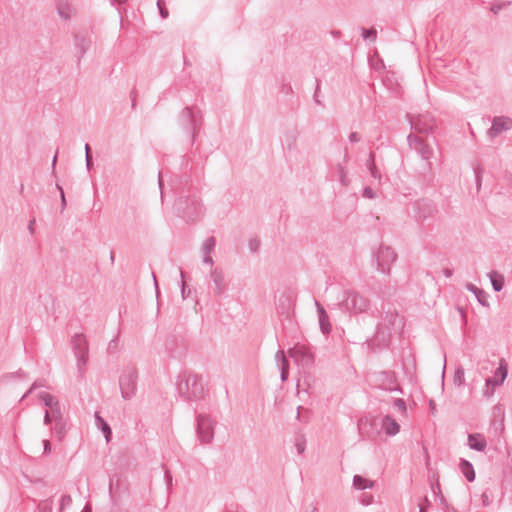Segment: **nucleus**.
Returning a JSON list of instances; mask_svg holds the SVG:
<instances>
[{
  "instance_id": "nucleus-18",
  "label": "nucleus",
  "mask_w": 512,
  "mask_h": 512,
  "mask_svg": "<svg viewBox=\"0 0 512 512\" xmlns=\"http://www.w3.org/2000/svg\"><path fill=\"white\" fill-rule=\"evenodd\" d=\"M299 131L296 128L287 129L283 133L282 146L288 152L295 151L297 149V141L299 138Z\"/></svg>"
},
{
  "instance_id": "nucleus-31",
  "label": "nucleus",
  "mask_w": 512,
  "mask_h": 512,
  "mask_svg": "<svg viewBox=\"0 0 512 512\" xmlns=\"http://www.w3.org/2000/svg\"><path fill=\"white\" fill-rule=\"evenodd\" d=\"M337 178L342 186L347 187L350 184V179L347 176V171L341 163L335 166Z\"/></svg>"
},
{
  "instance_id": "nucleus-12",
  "label": "nucleus",
  "mask_w": 512,
  "mask_h": 512,
  "mask_svg": "<svg viewBox=\"0 0 512 512\" xmlns=\"http://www.w3.org/2000/svg\"><path fill=\"white\" fill-rule=\"evenodd\" d=\"M411 128L421 134H429L434 131L435 119L430 113L419 114L410 120Z\"/></svg>"
},
{
  "instance_id": "nucleus-25",
  "label": "nucleus",
  "mask_w": 512,
  "mask_h": 512,
  "mask_svg": "<svg viewBox=\"0 0 512 512\" xmlns=\"http://www.w3.org/2000/svg\"><path fill=\"white\" fill-rule=\"evenodd\" d=\"M68 430V422L67 419H61L53 422L52 431L55 434L58 441H63L66 437V433Z\"/></svg>"
},
{
  "instance_id": "nucleus-44",
  "label": "nucleus",
  "mask_w": 512,
  "mask_h": 512,
  "mask_svg": "<svg viewBox=\"0 0 512 512\" xmlns=\"http://www.w3.org/2000/svg\"><path fill=\"white\" fill-rule=\"evenodd\" d=\"M45 386V383L44 382H39V381H35L31 387L29 388V390L23 395L22 399H25L29 394H31L35 389H37L38 387H44Z\"/></svg>"
},
{
  "instance_id": "nucleus-30",
  "label": "nucleus",
  "mask_w": 512,
  "mask_h": 512,
  "mask_svg": "<svg viewBox=\"0 0 512 512\" xmlns=\"http://www.w3.org/2000/svg\"><path fill=\"white\" fill-rule=\"evenodd\" d=\"M366 167H367L368 171L370 172V175L374 179L380 180L381 174H380L379 170L376 167V163H375V158H374V153L373 152H370L369 157L366 160Z\"/></svg>"
},
{
  "instance_id": "nucleus-3",
  "label": "nucleus",
  "mask_w": 512,
  "mask_h": 512,
  "mask_svg": "<svg viewBox=\"0 0 512 512\" xmlns=\"http://www.w3.org/2000/svg\"><path fill=\"white\" fill-rule=\"evenodd\" d=\"M403 319L396 311H388L376 326L374 343L379 347H387L391 340L392 332L403 327Z\"/></svg>"
},
{
  "instance_id": "nucleus-49",
  "label": "nucleus",
  "mask_w": 512,
  "mask_h": 512,
  "mask_svg": "<svg viewBox=\"0 0 512 512\" xmlns=\"http://www.w3.org/2000/svg\"><path fill=\"white\" fill-rule=\"evenodd\" d=\"M181 277L183 278L184 277V273L181 271ZM181 295H182V298L183 299H186L187 298V294H186V284L184 282V280L182 279L181 281Z\"/></svg>"
},
{
  "instance_id": "nucleus-40",
  "label": "nucleus",
  "mask_w": 512,
  "mask_h": 512,
  "mask_svg": "<svg viewBox=\"0 0 512 512\" xmlns=\"http://www.w3.org/2000/svg\"><path fill=\"white\" fill-rule=\"evenodd\" d=\"M157 7H158V10H159V14H160V16H161L163 19L168 18V16H169V11H168V9L165 7V2H164V0H157Z\"/></svg>"
},
{
  "instance_id": "nucleus-56",
  "label": "nucleus",
  "mask_w": 512,
  "mask_h": 512,
  "mask_svg": "<svg viewBox=\"0 0 512 512\" xmlns=\"http://www.w3.org/2000/svg\"><path fill=\"white\" fill-rule=\"evenodd\" d=\"M158 182H159V187L161 189V200L163 201L164 199V194H163V191H162V187H163V180L161 178V172H159V179H158Z\"/></svg>"
},
{
  "instance_id": "nucleus-13",
  "label": "nucleus",
  "mask_w": 512,
  "mask_h": 512,
  "mask_svg": "<svg viewBox=\"0 0 512 512\" xmlns=\"http://www.w3.org/2000/svg\"><path fill=\"white\" fill-rule=\"evenodd\" d=\"M413 211L417 221H424L433 216L436 207L431 200L420 199L413 204Z\"/></svg>"
},
{
  "instance_id": "nucleus-62",
  "label": "nucleus",
  "mask_w": 512,
  "mask_h": 512,
  "mask_svg": "<svg viewBox=\"0 0 512 512\" xmlns=\"http://www.w3.org/2000/svg\"><path fill=\"white\" fill-rule=\"evenodd\" d=\"M349 159H350V158H349L348 152H347V150H345V152H344V156H343V161H344V163H348V162H349Z\"/></svg>"
},
{
  "instance_id": "nucleus-52",
  "label": "nucleus",
  "mask_w": 512,
  "mask_h": 512,
  "mask_svg": "<svg viewBox=\"0 0 512 512\" xmlns=\"http://www.w3.org/2000/svg\"><path fill=\"white\" fill-rule=\"evenodd\" d=\"M58 13L64 19H68L69 18V14H67L65 12V10H63V8L61 6L58 7Z\"/></svg>"
},
{
  "instance_id": "nucleus-22",
  "label": "nucleus",
  "mask_w": 512,
  "mask_h": 512,
  "mask_svg": "<svg viewBox=\"0 0 512 512\" xmlns=\"http://www.w3.org/2000/svg\"><path fill=\"white\" fill-rule=\"evenodd\" d=\"M468 446L476 451L482 452L487 446L486 439L482 434L475 433L468 435Z\"/></svg>"
},
{
  "instance_id": "nucleus-1",
  "label": "nucleus",
  "mask_w": 512,
  "mask_h": 512,
  "mask_svg": "<svg viewBox=\"0 0 512 512\" xmlns=\"http://www.w3.org/2000/svg\"><path fill=\"white\" fill-rule=\"evenodd\" d=\"M173 212L184 221L197 222L205 214V207L196 195H180L174 202Z\"/></svg>"
},
{
  "instance_id": "nucleus-8",
  "label": "nucleus",
  "mask_w": 512,
  "mask_h": 512,
  "mask_svg": "<svg viewBox=\"0 0 512 512\" xmlns=\"http://www.w3.org/2000/svg\"><path fill=\"white\" fill-rule=\"evenodd\" d=\"M377 270L384 274H389L391 265L396 261L397 254L393 248L381 245L374 254Z\"/></svg>"
},
{
  "instance_id": "nucleus-9",
  "label": "nucleus",
  "mask_w": 512,
  "mask_h": 512,
  "mask_svg": "<svg viewBox=\"0 0 512 512\" xmlns=\"http://www.w3.org/2000/svg\"><path fill=\"white\" fill-rule=\"evenodd\" d=\"M72 348L75 354V357L77 358V367L80 372V374H83L84 367L87 364L88 361V342L84 335L82 334H76L72 337L71 340Z\"/></svg>"
},
{
  "instance_id": "nucleus-2",
  "label": "nucleus",
  "mask_w": 512,
  "mask_h": 512,
  "mask_svg": "<svg viewBox=\"0 0 512 512\" xmlns=\"http://www.w3.org/2000/svg\"><path fill=\"white\" fill-rule=\"evenodd\" d=\"M371 302L369 298L354 289H345L341 298L331 308L339 309L349 315H358L368 312Z\"/></svg>"
},
{
  "instance_id": "nucleus-19",
  "label": "nucleus",
  "mask_w": 512,
  "mask_h": 512,
  "mask_svg": "<svg viewBox=\"0 0 512 512\" xmlns=\"http://www.w3.org/2000/svg\"><path fill=\"white\" fill-rule=\"evenodd\" d=\"M74 46L78 52L80 61L91 46V38L86 34H75Z\"/></svg>"
},
{
  "instance_id": "nucleus-43",
  "label": "nucleus",
  "mask_w": 512,
  "mask_h": 512,
  "mask_svg": "<svg viewBox=\"0 0 512 512\" xmlns=\"http://www.w3.org/2000/svg\"><path fill=\"white\" fill-rule=\"evenodd\" d=\"M260 248V240L258 238L249 241V249L251 252H258Z\"/></svg>"
},
{
  "instance_id": "nucleus-50",
  "label": "nucleus",
  "mask_w": 512,
  "mask_h": 512,
  "mask_svg": "<svg viewBox=\"0 0 512 512\" xmlns=\"http://www.w3.org/2000/svg\"><path fill=\"white\" fill-rule=\"evenodd\" d=\"M203 262L205 264H208L212 266L214 264L213 258L210 256V254H203Z\"/></svg>"
},
{
  "instance_id": "nucleus-4",
  "label": "nucleus",
  "mask_w": 512,
  "mask_h": 512,
  "mask_svg": "<svg viewBox=\"0 0 512 512\" xmlns=\"http://www.w3.org/2000/svg\"><path fill=\"white\" fill-rule=\"evenodd\" d=\"M177 390L186 401H198L205 394L202 378L199 375L186 372L179 376Z\"/></svg>"
},
{
  "instance_id": "nucleus-28",
  "label": "nucleus",
  "mask_w": 512,
  "mask_h": 512,
  "mask_svg": "<svg viewBox=\"0 0 512 512\" xmlns=\"http://www.w3.org/2000/svg\"><path fill=\"white\" fill-rule=\"evenodd\" d=\"M95 424L97 428L103 432L106 441L109 442L112 436L111 428L108 425V423L99 415L98 412L95 413Z\"/></svg>"
},
{
  "instance_id": "nucleus-64",
  "label": "nucleus",
  "mask_w": 512,
  "mask_h": 512,
  "mask_svg": "<svg viewBox=\"0 0 512 512\" xmlns=\"http://www.w3.org/2000/svg\"><path fill=\"white\" fill-rule=\"evenodd\" d=\"M371 501H372V496H368V499H367V501H366V502H364V500H362V502H363L364 504H366V505L370 504V503H371Z\"/></svg>"
},
{
  "instance_id": "nucleus-51",
  "label": "nucleus",
  "mask_w": 512,
  "mask_h": 512,
  "mask_svg": "<svg viewBox=\"0 0 512 512\" xmlns=\"http://www.w3.org/2000/svg\"><path fill=\"white\" fill-rule=\"evenodd\" d=\"M319 89H320V86H319V83H317V87H316V90H315V93H314V100L315 102L318 104V105H322L321 101L318 99L319 97Z\"/></svg>"
},
{
  "instance_id": "nucleus-7",
  "label": "nucleus",
  "mask_w": 512,
  "mask_h": 512,
  "mask_svg": "<svg viewBox=\"0 0 512 512\" xmlns=\"http://www.w3.org/2000/svg\"><path fill=\"white\" fill-rule=\"evenodd\" d=\"M197 436L201 443L209 444L214 439V419L207 414H198L196 417Z\"/></svg>"
},
{
  "instance_id": "nucleus-46",
  "label": "nucleus",
  "mask_w": 512,
  "mask_h": 512,
  "mask_svg": "<svg viewBox=\"0 0 512 512\" xmlns=\"http://www.w3.org/2000/svg\"><path fill=\"white\" fill-rule=\"evenodd\" d=\"M511 2H506V3H494L492 6H491V11L494 13V14H497L499 13V11L506 5H509Z\"/></svg>"
},
{
  "instance_id": "nucleus-23",
  "label": "nucleus",
  "mask_w": 512,
  "mask_h": 512,
  "mask_svg": "<svg viewBox=\"0 0 512 512\" xmlns=\"http://www.w3.org/2000/svg\"><path fill=\"white\" fill-rule=\"evenodd\" d=\"M465 287L468 291H470L471 293H473L475 295V297L480 305H482L484 307L489 306V303H488L489 296L483 289L478 288L477 286H475L472 283H467Z\"/></svg>"
},
{
  "instance_id": "nucleus-48",
  "label": "nucleus",
  "mask_w": 512,
  "mask_h": 512,
  "mask_svg": "<svg viewBox=\"0 0 512 512\" xmlns=\"http://www.w3.org/2000/svg\"><path fill=\"white\" fill-rule=\"evenodd\" d=\"M53 423V417L51 416V413L49 410H46L44 413V424L49 425Z\"/></svg>"
},
{
  "instance_id": "nucleus-20",
  "label": "nucleus",
  "mask_w": 512,
  "mask_h": 512,
  "mask_svg": "<svg viewBox=\"0 0 512 512\" xmlns=\"http://www.w3.org/2000/svg\"><path fill=\"white\" fill-rule=\"evenodd\" d=\"M315 306H316L317 312H318L320 329L323 334H329L332 329L330 321H329V316H328L327 312L325 311V309L323 308V306L317 300L315 301Z\"/></svg>"
},
{
  "instance_id": "nucleus-54",
  "label": "nucleus",
  "mask_w": 512,
  "mask_h": 512,
  "mask_svg": "<svg viewBox=\"0 0 512 512\" xmlns=\"http://www.w3.org/2000/svg\"><path fill=\"white\" fill-rule=\"evenodd\" d=\"M289 371H280V378L282 382L288 379Z\"/></svg>"
},
{
  "instance_id": "nucleus-61",
  "label": "nucleus",
  "mask_w": 512,
  "mask_h": 512,
  "mask_svg": "<svg viewBox=\"0 0 512 512\" xmlns=\"http://www.w3.org/2000/svg\"><path fill=\"white\" fill-rule=\"evenodd\" d=\"M115 347H116V340H111L109 345H108V349L112 350Z\"/></svg>"
},
{
  "instance_id": "nucleus-47",
  "label": "nucleus",
  "mask_w": 512,
  "mask_h": 512,
  "mask_svg": "<svg viewBox=\"0 0 512 512\" xmlns=\"http://www.w3.org/2000/svg\"><path fill=\"white\" fill-rule=\"evenodd\" d=\"M361 140V136L357 132H352L349 135V141L352 143H358Z\"/></svg>"
},
{
  "instance_id": "nucleus-34",
  "label": "nucleus",
  "mask_w": 512,
  "mask_h": 512,
  "mask_svg": "<svg viewBox=\"0 0 512 512\" xmlns=\"http://www.w3.org/2000/svg\"><path fill=\"white\" fill-rule=\"evenodd\" d=\"M216 246V240L213 236L208 237L202 245L203 254H211Z\"/></svg>"
},
{
  "instance_id": "nucleus-15",
  "label": "nucleus",
  "mask_w": 512,
  "mask_h": 512,
  "mask_svg": "<svg viewBox=\"0 0 512 512\" xmlns=\"http://www.w3.org/2000/svg\"><path fill=\"white\" fill-rule=\"evenodd\" d=\"M210 279L214 286V294L221 296L227 289L225 275L221 268H213L210 272Z\"/></svg>"
},
{
  "instance_id": "nucleus-59",
  "label": "nucleus",
  "mask_w": 512,
  "mask_h": 512,
  "mask_svg": "<svg viewBox=\"0 0 512 512\" xmlns=\"http://www.w3.org/2000/svg\"><path fill=\"white\" fill-rule=\"evenodd\" d=\"M307 512H319V510L315 504H310L309 510Z\"/></svg>"
},
{
  "instance_id": "nucleus-53",
  "label": "nucleus",
  "mask_w": 512,
  "mask_h": 512,
  "mask_svg": "<svg viewBox=\"0 0 512 512\" xmlns=\"http://www.w3.org/2000/svg\"><path fill=\"white\" fill-rule=\"evenodd\" d=\"M43 445H44V453H48L51 451V445L48 440H44Z\"/></svg>"
},
{
  "instance_id": "nucleus-32",
  "label": "nucleus",
  "mask_w": 512,
  "mask_h": 512,
  "mask_svg": "<svg viewBox=\"0 0 512 512\" xmlns=\"http://www.w3.org/2000/svg\"><path fill=\"white\" fill-rule=\"evenodd\" d=\"M275 361L280 371H289V362L283 350H278L276 352Z\"/></svg>"
},
{
  "instance_id": "nucleus-60",
  "label": "nucleus",
  "mask_w": 512,
  "mask_h": 512,
  "mask_svg": "<svg viewBox=\"0 0 512 512\" xmlns=\"http://www.w3.org/2000/svg\"><path fill=\"white\" fill-rule=\"evenodd\" d=\"M152 277H153V282H154V285H155V288H156V293L158 294L159 293V289H158V283H157L156 275L154 273H152Z\"/></svg>"
},
{
  "instance_id": "nucleus-10",
  "label": "nucleus",
  "mask_w": 512,
  "mask_h": 512,
  "mask_svg": "<svg viewBox=\"0 0 512 512\" xmlns=\"http://www.w3.org/2000/svg\"><path fill=\"white\" fill-rule=\"evenodd\" d=\"M180 125L187 131L191 137V142L195 141L196 133L199 131L200 123H198L192 109L185 107L179 118Z\"/></svg>"
},
{
  "instance_id": "nucleus-35",
  "label": "nucleus",
  "mask_w": 512,
  "mask_h": 512,
  "mask_svg": "<svg viewBox=\"0 0 512 512\" xmlns=\"http://www.w3.org/2000/svg\"><path fill=\"white\" fill-rule=\"evenodd\" d=\"M295 448L298 454H303L306 449V439L304 435H298L295 439Z\"/></svg>"
},
{
  "instance_id": "nucleus-14",
  "label": "nucleus",
  "mask_w": 512,
  "mask_h": 512,
  "mask_svg": "<svg viewBox=\"0 0 512 512\" xmlns=\"http://www.w3.org/2000/svg\"><path fill=\"white\" fill-rule=\"evenodd\" d=\"M507 376V368L503 365H500L493 377L486 379V389L484 391V395L486 397H491L494 394L495 389L500 386Z\"/></svg>"
},
{
  "instance_id": "nucleus-16",
  "label": "nucleus",
  "mask_w": 512,
  "mask_h": 512,
  "mask_svg": "<svg viewBox=\"0 0 512 512\" xmlns=\"http://www.w3.org/2000/svg\"><path fill=\"white\" fill-rule=\"evenodd\" d=\"M512 128V119L508 117H495L492 121V126L488 130L490 138H495L503 131H507Z\"/></svg>"
},
{
  "instance_id": "nucleus-45",
  "label": "nucleus",
  "mask_w": 512,
  "mask_h": 512,
  "mask_svg": "<svg viewBox=\"0 0 512 512\" xmlns=\"http://www.w3.org/2000/svg\"><path fill=\"white\" fill-rule=\"evenodd\" d=\"M362 195H363V197L368 198V199H373L376 196L374 190L371 187H365L363 189Z\"/></svg>"
},
{
  "instance_id": "nucleus-55",
  "label": "nucleus",
  "mask_w": 512,
  "mask_h": 512,
  "mask_svg": "<svg viewBox=\"0 0 512 512\" xmlns=\"http://www.w3.org/2000/svg\"><path fill=\"white\" fill-rule=\"evenodd\" d=\"M443 274L445 277L450 278L453 274V270L451 268H445Z\"/></svg>"
},
{
  "instance_id": "nucleus-27",
  "label": "nucleus",
  "mask_w": 512,
  "mask_h": 512,
  "mask_svg": "<svg viewBox=\"0 0 512 512\" xmlns=\"http://www.w3.org/2000/svg\"><path fill=\"white\" fill-rule=\"evenodd\" d=\"M459 467L465 478L469 482H473L475 480V470L473 465L466 459H460Z\"/></svg>"
},
{
  "instance_id": "nucleus-5",
  "label": "nucleus",
  "mask_w": 512,
  "mask_h": 512,
  "mask_svg": "<svg viewBox=\"0 0 512 512\" xmlns=\"http://www.w3.org/2000/svg\"><path fill=\"white\" fill-rule=\"evenodd\" d=\"M287 354L302 370H308L314 365L315 356L311 347L308 345L296 343L293 347L288 349Z\"/></svg>"
},
{
  "instance_id": "nucleus-26",
  "label": "nucleus",
  "mask_w": 512,
  "mask_h": 512,
  "mask_svg": "<svg viewBox=\"0 0 512 512\" xmlns=\"http://www.w3.org/2000/svg\"><path fill=\"white\" fill-rule=\"evenodd\" d=\"M382 427L385 430L386 434L390 436L396 435L400 430L399 424L396 422L394 418H392L389 415H386L383 418Z\"/></svg>"
},
{
  "instance_id": "nucleus-33",
  "label": "nucleus",
  "mask_w": 512,
  "mask_h": 512,
  "mask_svg": "<svg viewBox=\"0 0 512 512\" xmlns=\"http://www.w3.org/2000/svg\"><path fill=\"white\" fill-rule=\"evenodd\" d=\"M38 398L43 402V404L48 408V410H51L52 408H54V405L60 403L53 395L47 392L39 393Z\"/></svg>"
},
{
  "instance_id": "nucleus-37",
  "label": "nucleus",
  "mask_w": 512,
  "mask_h": 512,
  "mask_svg": "<svg viewBox=\"0 0 512 512\" xmlns=\"http://www.w3.org/2000/svg\"><path fill=\"white\" fill-rule=\"evenodd\" d=\"M49 411L51 413V416L53 417V422L65 418L64 415H63L60 403L57 404V405H54V408H52Z\"/></svg>"
},
{
  "instance_id": "nucleus-17",
  "label": "nucleus",
  "mask_w": 512,
  "mask_h": 512,
  "mask_svg": "<svg viewBox=\"0 0 512 512\" xmlns=\"http://www.w3.org/2000/svg\"><path fill=\"white\" fill-rule=\"evenodd\" d=\"M293 305H294V296L289 291L283 292L279 296V298L276 302L277 310L282 315H289L290 311L292 310Z\"/></svg>"
},
{
  "instance_id": "nucleus-6",
  "label": "nucleus",
  "mask_w": 512,
  "mask_h": 512,
  "mask_svg": "<svg viewBox=\"0 0 512 512\" xmlns=\"http://www.w3.org/2000/svg\"><path fill=\"white\" fill-rule=\"evenodd\" d=\"M138 374L135 368H125L119 377V387L124 400H130L136 395Z\"/></svg>"
},
{
  "instance_id": "nucleus-21",
  "label": "nucleus",
  "mask_w": 512,
  "mask_h": 512,
  "mask_svg": "<svg viewBox=\"0 0 512 512\" xmlns=\"http://www.w3.org/2000/svg\"><path fill=\"white\" fill-rule=\"evenodd\" d=\"M380 385L387 391H400L396 383L395 375L392 372H382L380 375Z\"/></svg>"
},
{
  "instance_id": "nucleus-58",
  "label": "nucleus",
  "mask_w": 512,
  "mask_h": 512,
  "mask_svg": "<svg viewBox=\"0 0 512 512\" xmlns=\"http://www.w3.org/2000/svg\"><path fill=\"white\" fill-rule=\"evenodd\" d=\"M57 188L59 189L60 194H61L62 204L65 205L66 201H65V195H64L63 188L59 185H57Z\"/></svg>"
},
{
  "instance_id": "nucleus-39",
  "label": "nucleus",
  "mask_w": 512,
  "mask_h": 512,
  "mask_svg": "<svg viewBox=\"0 0 512 512\" xmlns=\"http://www.w3.org/2000/svg\"><path fill=\"white\" fill-rule=\"evenodd\" d=\"M85 160H86V167H87L88 171H90L93 166V161H92V155H91V148H90L89 144H85Z\"/></svg>"
},
{
  "instance_id": "nucleus-24",
  "label": "nucleus",
  "mask_w": 512,
  "mask_h": 512,
  "mask_svg": "<svg viewBox=\"0 0 512 512\" xmlns=\"http://www.w3.org/2000/svg\"><path fill=\"white\" fill-rule=\"evenodd\" d=\"M488 278L495 292H500L503 289L505 284V277L503 274L496 270H492L488 273Z\"/></svg>"
},
{
  "instance_id": "nucleus-41",
  "label": "nucleus",
  "mask_w": 512,
  "mask_h": 512,
  "mask_svg": "<svg viewBox=\"0 0 512 512\" xmlns=\"http://www.w3.org/2000/svg\"><path fill=\"white\" fill-rule=\"evenodd\" d=\"M394 407L400 411L402 414H405L406 413V404H405V401L401 398H398L394 401Z\"/></svg>"
},
{
  "instance_id": "nucleus-38",
  "label": "nucleus",
  "mask_w": 512,
  "mask_h": 512,
  "mask_svg": "<svg viewBox=\"0 0 512 512\" xmlns=\"http://www.w3.org/2000/svg\"><path fill=\"white\" fill-rule=\"evenodd\" d=\"M361 36L364 40L371 39L372 41H375L377 38V31L374 28H370V29L362 28Z\"/></svg>"
},
{
  "instance_id": "nucleus-42",
  "label": "nucleus",
  "mask_w": 512,
  "mask_h": 512,
  "mask_svg": "<svg viewBox=\"0 0 512 512\" xmlns=\"http://www.w3.org/2000/svg\"><path fill=\"white\" fill-rule=\"evenodd\" d=\"M72 503V498L69 495H63L60 501V512H62L66 507H69Z\"/></svg>"
},
{
  "instance_id": "nucleus-29",
  "label": "nucleus",
  "mask_w": 512,
  "mask_h": 512,
  "mask_svg": "<svg viewBox=\"0 0 512 512\" xmlns=\"http://www.w3.org/2000/svg\"><path fill=\"white\" fill-rule=\"evenodd\" d=\"M374 486V482L360 475H354L353 487L357 490L370 489Z\"/></svg>"
},
{
  "instance_id": "nucleus-57",
  "label": "nucleus",
  "mask_w": 512,
  "mask_h": 512,
  "mask_svg": "<svg viewBox=\"0 0 512 512\" xmlns=\"http://www.w3.org/2000/svg\"><path fill=\"white\" fill-rule=\"evenodd\" d=\"M482 501L484 506H488L490 504L488 495L486 493L482 494Z\"/></svg>"
},
{
  "instance_id": "nucleus-11",
  "label": "nucleus",
  "mask_w": 512,
  "mask_h": 512,
  "mask_svg": "<svg viewBox=\"0 0 512 512\" xmlns=\"http://www.w3.org/2000/svg\"><path fill=\"white\" fill-rule=\"evenodd\" d=\"M407 141L409 147L415 150L423 160L427 161L428 168L431 169L429 160L433 155V149L422 138L412 133L407 136Z\"/></svg>"
},
{
  "instance_id": "nucleus-63",
  "label": "nucleus",
  "mask_w": 512,
  "mask_h": 512,
  "mask_svg": "<svg viewBox=\"0 0 512 512\" xmlns=\"http://www.w3.org/2000/svg\"><path fill=\"white\" fill-rule=\"evenodd\" d=\"M56 162H57V153L55 154V156L53 157V160H52V167L53 168L55 167Z\"/></svg>"
},
{
  "instance_id": "nucleus-36",
  "label": "nucleus",
  "mask_w": 512,
  "mask_h": 512,
  "mask_svg": "<svg viewBox=\"0 0 512 512\" xmlns=\"http://www.w3.org/2000/svg\"><path fill=\"white\" fill-rule=\"evenodd\" d=\"M453 382L457 386H461L465 382V374L463 368L456 369L453 377Z\"/></svg>"
}]
</instances>
